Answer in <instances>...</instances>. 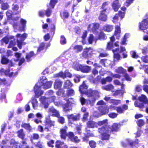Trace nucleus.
I'll list each match as a JSON object with an SVG mask.
<instances>
[{"label":"nucleus","mask_w":148,"mask_h":148,"mask_svg":"<svg viewBox=\"0 0 148 148\" xmlns=\"http://www.w3.org/2000/svg\"><path fill=\"white\" fill-rule=\"evenodd\" d=\"M87 86L84 83L79 88V91L81 93L84 94L88 97L90 98L91 101L90 99L86 100L83 97H81L80 101L82 105L84 104L88 105L91 102L95 101L96 99L99 97V93L97 91H93L91 90H87V91H85V89H87Z\"/></svg>","instance_id":"nucleus-1"},{"label":"nucleus","mask_w":148,"mask_h":148,"mask_svg":"<svg viewBox=\"0 0 148 148\" xmlns=\"http://www.w3.org/2000/svg\"><path fill=\"white\" fill-rule=\"evenodd\" d=\"M126 51L125 47H121L120 48H117L115 49H113L112 50L114 53V61L115 62L117 61L120 60L121 57L119 54L120 53H123V58H125L127 56L126 53H124Z\"/></svg>","instance_id":"nucleus-2"},{"label":"nucleus","mask_w":148,"mask_h":148,"mask_svg":"<svg viewBox=\"0 0 148 148\" xmlns=\"http://www.w3.org/2000/svg\"><path fill=\"white\" fill-rule=\"evenodd\" d=\"M111 129L108 126H103L101 128L99 129V132L102 135L103 140H108L109 138V133L110 132Z\"/></svg>","instance_id":"nucleus-3"},{"label":"nucleus","mask_w":148,"mask_h":148,"mask_svg":"<svg viewBox=\"0 0 148 148\" xmlns=\"http://www.w3.org/2000/svg\"><path fill=\"white\" fill-rule=\"evenodd\" d=\"M27 37V34L25 33L22 35L20 34H17L16 35L18 46L20 49L21 48L22 46L25 45V43L23 42V41L25 40Z\"/></svg>","instance_id":"nucleus-4"},{"label":"nucleus","mask_w":148,"mask_h":148,"mask_svg":"<svg viewBox=\"0 0 148 148\" xmlns=\"http://www.w3.org/2000/svg\"><path fill=\"white\" fill-rule=\"evenodd\" d=\"M100 26V25L98 23H93L89 24L87 27L88 31L92 32L95 34H98V32L97 30L98 29Z\"/></svg>","instance_id":"nucleus-5"},{"label":"nucleus","mask_w":148,"mask_h":148,"mask_svg":"<svg viewBox=\"0 0 148 148\" xmlns=\"http://www.w3.org/2000/svg\"><path fill=\"white\" fill-rule=\"evenodd\" d=\"M41 103L44 106L45 108L48 107L49 103L51 102V97L49 98H47L45 97H42L40 99Z\"/></svg>","instance_id":"nucleus-6"},{"label":"nucleus","mask_w":148,"mask_h":148,"mask_svg":"<svg viewBox=\"0 0 148 148\" xmlns=\"http://www.w3.org/2000/svg\"><path fill=\"white\" fill-rule=\"evenodd\" d=\"M100 63L104 66H110L112 67L114 65V63L111 61L105 59H102L101 60Z\"/></svg>","instance_id":"nucleus-7"},{"label":"nucleus","mask_w":148,"mask_h":148,"mask_svg":"<svg viewBox=\"0 0 148 148\" xmlns=\"http://www.w3.org/2000/svg\"><path fill=\"white\" fill-rule=\"evenodd\" d=\"M139 29L142 30H144L148 28V19H144L140 23Z\"/></svg>","instance_id":"nucleus-8"},{"label":"nucleus","mask_w":148,"mask_h":148,"mask_svg":"<svg viewBox=\"0 0 148 148\" xmlns=\"http://www.w3.org/2000/svg\"><path fill=\"white\" fill-rule=\"evenodd\" d=\"M48 112L50 115L53 116H55L58 117L60 116L58 111L53 107H51L49 108Z\"/></svg>","instance_id":"nucleus-9"},{"label":"nucleus","mask_w":148,"mask_h":148,"mask_svg":"<svg viewBox=\"0 0 148 148\" xmlns=\"http://www.w3.org/2000/svg\"><path fill=\"white\" fill-rule=\"evenodd\" d=\"M125 14L124 12H119L118 14H116L113 17L112 20L113 22L116 23L117 22L119 19V16L121 19L123 18Z\"/></svg>","instance_id":"nucleus-10"},{"label":"nucleus","mask_w":148,"mask_h":148,"mask_svg":"<svg viewBox=\"0 0 148 148\" xmlns=\"http://www.w3.org/2000/svg\"><path fill=\"white\" fill-rule=\"evenodd\" d=\"M67 127L64 126V127L60 129V136L62 139L65 140L66 139L67 135L66 132V130Z\"/></svg>","instance_id":"nucleus-11"},{"label":"nucleus","mask_w":148,"mask_h":148,"mask_svg":"<svg viewBox=\"0 0 148 148\" xmlns=\"http://www.w3.org/2000/svg\"><path fill=\"white\" fill-rule=\"evenodd\" d=\"M56 148H68L67 146L64 142L58 140L56 142Z\"/></svg>","instance_id":"nucleus-12"},{"label":"nucleus","mask_w":148,"mask_h":148,"mask_svg":"<svg viewBox=\"0 0 148 148\" xmlns=\"http://www.w3.org/2000/svg\"><path fill=\"white\" fill-rule=\"evenodd\" d=\"M105 10H102L101 12L100 15L99 17V20L103 21H106L107 19V16Z\"/></svg>","instance_id":"nucleus-13"},{"label":"nucleus","mask_w":148,"mask_h":148,"mask_svg":"<svg viewBox=\"0 0 148 148\" xmlns=\"http://www.w3.org/2000/svg\"><path fill=\"white\" fill-rule=\"evenodd\" d=\"M40 87L41 86H35L34 87V92L37 97L42 95L43 93V92L40 90Z\"/></svg>","instance_id":"nucleus-14"},{"label":"nucleus","mask_w":148,"mask_h":148,"mask_svg":"<svg viewBox=\"0 0 148 148\" xmlns=\"http://www.w3.org/2000/svg\"><path fill=\"white\" fill-rule=\"evenodd\" d=\"M121 5V4L119 3V0H115L112 5V8L115 11H117L118 10Z\"/></svg>","instance_id":"nucleus-15"},{"label":"nucleus","mask_w":148,"mask_h":148,"mask_svg":"<svg viewBox=\"0 0 148 148\" xmlns=\"http://www.w3.org/2000/svg\"><path fill=\"white\" fill-rule=\"evenodd\" d=\"M113 29L112 25H110L106 24L104 25L103 28V30L105 32H111Z\"/></svg>","instance_id":"nucleus-16"},{"label":"nucleus","mask_w":148,"mask_h":148,"mask_svg":"<svg viewBox=\"0 0 148 148\" xmlns=\"http://www.w3.org/2000/svg\"><path fill=\"white\" fill-rule=\"evenodd\" d=\"M47 80L46 77H42V78H40V80L38 81V82L35 86H43V85L47 82Z\"/></svg>","instance_id":"nucleus-17"},{"label":"nucleus","mask_w":148,"mask_h":148,"mask_svg":"<svg viewBox=\"0 0 148 148\" xmlns=\"http://www.w3.org/2000/svg\"><path fill=\"white\" fill-rule=\"evenodd\" d=\"M87 127L89 128H94L97 127V123L93 121H89L87 123Z\"/></svg>","instance_id":"nucleus-18"},{"label":"nucleus","mask_w":148,"mask_h":148,"mask_svg":"<svg viewBox=\"0 0 148 148\" xmlns=\"http://www.w3.org/2000/svg\"><path fill=\"white\" fill-rule=\"evenodd\" d=\"M99 111L102 114H105L108 113V109L107 106H105L103 108V106H101L99 107Z\"/></svg>","instance_id":"nucleus-19"},{"label":"nucleus","mask_w":148,"mask_h":148,"mask_svg":"<svg viewBox=\"0 0 148 148\" xmlns=\"http://www.w3.org/2000/svg\"><path fill=\"white\" fill-rule=\"evenodd\" d=\"M10 145L13 148H20V144L16 143L14 140L12 139L10 141Z\"/></svg>","instance_id":"nucleus-20"},{"label":"nucleus","mask_w":148,"mask_h":148,"mask_svg":"<svg viewBox=\"0 0 148 148\" xmlns=\"http://www.w3.org/2000/svg\"><path fill=\"white\" fill-rule=\"evenodd\" d=\"M68 119L69 120H72L73 121L77 120L79 119L80 115L78 114L77 115H74L73 114L69 115L67 116Z\"/></svg>","instance_id":"nucleus-21"},{"label":"nucleus","mask_w":148,"mask_h":148,"mask_svg":"<svg viewBox=\"0 0 148 148\" xmlns=\"http://www.w3.org/2000/svg\"><path fill=\"white\" fill-rule=\"evenodd\" d=\"M22 25V27H20V30L21 31H24L26 27V21L23 19H21L20 21Z\"/></svg>","instance_id":"nucleus-22"},{"label":"nucleus","mask_w":148,"mask_h":148,"mask_svg":"<svg viewBox=\"0 0 148 148\" xmlns=\"http://www.w3.org/2000/svg\"><path fill=\"white\" fill-rule=\"evenodd\" d=\"M98 36H97V39L105 40L106 39L107 36L103 32H101L98 34Z\"/></svg>","instance_id":"nucleus-23"},{"label":"nucleus","mask_w":148,"mask_h":148,"mask_svg":"<svg viewBox=\"0 0 148 148\" xmlns=\"http://www.w3.org/2000/svg\"><path fill=\"white\" fill-rule=\"evenodd\" d=\"M62 83L59 80H56L54 84V88L56 89H59L60 88L62 85Z\"/></svg>","instance_id":"nucleus-24"},{"label":"nucleus","mask_w":148,"mask_h":148,"mask_svg":"<svg viewBox=\"0 0 148 148\" xmlns=\"http://www.w3.org/2000/svg\"><path fill=\"white\" fill-rule=\"evenodd\" d=\"M102 89L107 91H109L111 90L112 91L114 87L113 85L110 84L105 86H102Z\"/></svg>","instance_id":"nucleus-25"},{"label":"nucleus","mask_w":148,"mask_h":148,"mask_svg":"<svg viewBox=\"0 0 148 148\" xmlns=\"http://www.w3.org/2000/svg\"><path fill=\"white\" fill-rule=\"evenodd\" d=\"M14 36H7L3 38L1 41V42H4L6 44L8 43L10 40L13 39Z\"/></svg>","instance_id":"nucleus-26"},{"label":"nucleus","mask_w":148,"mask_h":148,"mask_svg":"<svg viewBox=\"0 0 148 148\" xmlns=\"http://www.w3.org/2000/svg\"><path fill=\"white\" fill-rule=\"evenodd\" d=\"M91 70L90 66H83L81 71L84 73H88Z\"/></svg>","instance_id":"nucleus-27"},{"label":"nucleus","mask_w":148,"mask_h":148,"mask_svg":"<svg viewBox=\"0 0 148 148\" xmlns=\"http://www.w3.org/2000/svg\"><path fill=\"white\" fill-rule=\"evenodd\" d=\"M141 101H136L134 103V105L135 107L139 108H144L143 103H141Z\"/></svg>","instance_id":"nucleus-28"},{"label":"nucleus","mask_w":148,"mask_h":148,"mask_svg":"<svg viewBox=\"0 0 148 148\" xmlns=\"http://www.w3.org/2000/svg\"><path fill=\"white\" fill-rule=\"evenodd\" d=\"M115 71L116 72L120 73H124L126 72V70L124 69L121 67H119L116 69Z\"/></svg>","instance_id":"nucleus-29"},{"label":"nucleus","mask_w":148,"mask_h":148,"mask_svg":"<svg viewBox=\"0 0 148 148\" xmlns=\"http://www.w3.org/2000/svg\"><path fill=\"white\" fill-rule=\"evenodd\" d=\"M52 84V83L51 82L49 81L46 82L43 85V88L45 89H46L51 87Z\"/></svg>","instance_id":"nucleus-30"},{"label":"nucleus","mask_w":148,"mask_h":148,"mask_svg":"<svg viewBox=\"0 0 148 148\" xmlns=\"http://www.w3.org/2000/svg\"><path fill=\"white\" fill-rule=\"evenodd\" d=\"M83 47L81 45H77L74 47L75 51L76 53H78L81 51Z\"/></svg>","instance_id":"nucleus-31"},{"label":"nucleus","mask_w":148,"mask_h":148,"mask_svg":"<svg viewBox=\"0 0 148 148\" xmlns=\"http://www.w3.org/2000/svg\"><path fill=\"white\" fill-rule=\"evenodd\" d=\"M97 40V38H94L92 34H90L88 40L89 43L90 44H92L93 42H95V43Z\"/></svg>","instance_id":"nucleus-32"},{"label":"nucleus","mask_w":148,"mask_h":148,"mask_svg":"<svg viewBox=\"0 0 148 148\" xmlns=\"http://www.w3.org/2000/svg\"><path fill=\"white\" fill-rule=\"evenodd\" d=\"M120 125L117 123H114L112 126L111 130L112 131H117L120 127Z\"/></svg>","instance_id":"nucleus-33"},{"label":"nucleus","mask_w":148,"mask_h":148,"mask_svg":"<svg viewBox=\"0 0 148 148\" xmlns=\"http://www.w3.org/2000/svg\"><path fill=\"white\" fill-rule=\"evenodd\" d=\"M57 1V0H51L48 7L50 8H53Z\"/></svg>","instance_id":"nucleus-34"},{"label":"nucleus","mask_w":148,"mask_h":148,"mask_svg":"<svg viewBox=\"0 0 148 148\" xmlns=\"http://www.w3.org/2000/svg\"><path fill=\"white\" fill-rule=\"evenodd\" d=\"M32 103L33 108L35 109L38 106V101L36 99L33 98L32 99Z\"/></svg>","instance_id":"nucleus-35"},{"label":"nucleus","mask_w":148,"mask_h":148,"mask_svg":"<svg viewBox=\"0 0 148 148\" xmlns=\"http://www.w3.org/2000/svg\"><path fill=\"white\" fill-rule=\"evenodd\" d=\"M139 100L143 103H146L147 101L146 97L144 95H142L141 96L138 98Z\"/></svg>","instance_id":"nucleus-36"},{"label":"nucleus","mask_w":148,"mask_h":148,"mask_svg":"<svg viewBox=\"0 0 148 148\" xmlns=\"http://www.w3.org/2000/svg\"><path fill=\"white\" fill-rule=\"evenodd\" d=\"M56 97L55 96H51V102L54 101L55 105L57 106H59L60 105V102H58L56 101Z\"/></svg>","instance_id":"nucleus-37"},{"label":"nucleus","mask_w":148,"mask_h":148,"mask_svg":"<svg viewBox=\"0 0 148 148\" xmlns=\"http://www.w3.org/2000/svg\"><path fill=\"white\" fill-rule=\"evenodd\" d=\"M72 86V84L69 80L66 81L64 84V87L66 88H70Z\"/></svg>","instance_id":"nucleus-38"},{"label":"nucleus","mask_w":148,"mask_h":148,"mask_svg":"<svg viewBox=\"0 0 148 148\" xmlns=\"http://www.w3.org/2000/svg\"><path fill=\"white\" fill-rule=\"evenodd\" d=\"M18 9V6L17 5H14L12 8V10L13 11V13L15 14H18L20 13V12L17 11Z\"/></svg>","instance_id":"nucleus-39"},{"label":"nucleus","mask_w":148,"mask_h":148,"mask_svg":"<svg viewBox=\"0 0 148 148\" xmlns=\"http://www.w3.org/2000/svg\"><path fill=\"white\" fill-rule=\"evenodd\" d=\"M114 48L113 44L112 42H109L107 45L106 49L108 50H110Z\"/></svg>","instance_id":"nucleus-40"},{"label":"nucleus","mask_w":148,"mask_h":148,"mask_svg":"<svg viewBox=\"0 0 148 148\" xmlns=\"http://www.w3.org/2000/svg\"><path fill=\"white\" fill-rule=\"evenodd\" d=\"M9 62L11 63V61H9L8 60L5 56H3L2 57L1 60V63L2 64H5Z\"/></svg>","instance_id":"nucleus-41"},{"label":"nucleus","mask_w":148,"mask_h":148,"mask_svg":"<svg viewBox=\"0 0 148 148\" xmlns=\"http://www.w3.org/2000/svg\"><path fill=\"white\" fill-rule=\"evenodd\" d=\"M85 135L86 138L85 137H84L83 138V140L84 141H88V140L87 138L90 136H93V134L90 133V132H88L87 133H85Z\"/></svg>","instance_id":"nucleus-42"},{"label":"nucleus","mask_w":148,"mask_h":148,"mask_svg":"<svg viewBox=\"0 0 148 148\" xmlns=\"http://www.w3.org/2000/svg\"><path fill=\"white\" fill-rule=\"evenodd\" d=\"M110 103H113L114 105H117L121 103V100H116L114 99H111L110 100Z\"/></svg>","instance_id":"nucleus-43"},{"label":"nucleus","mask_w":148,"mask_h":148,"mask_svg":"<svg viewBox=\"0 0 148 148\" xmlns=\"http://www.w3.org/2000/svg\"><path fill=\"white\" fill-rule=\"evenodd\" d=\"M22 127L30 131L32 130V127L29 124L24 123L22 125Z\"/></svg>","instance_id":"nucleus-44"},{"label":"nucleus","mask_w":148,"mask_h":148,"mask_svg":"<svg viewBox=\"0 0 148 148\" xmlns=\"http://www.w3.org/2000/svg\"><path fill=\"white\" fill-rule=\"evenodd\" d=\"M18 136L21 138H23L25 136V135L23 133V130L22 129L20 130L19 131H18L17 132Z\"/></svg>","instance_id":"nucleus-45"},{"label":"nucleus","mask_w":148,"mask_h":148,"mask_svg":"<svg viewBox=\"0 0 148 148\" xmlns=\"http://www.w3.org/2000/svg\"><path fill=\"white\" fill-rule=\"evenodd\" d=\"M39 138V136L38 134H33L31 136L30 140L32 143H33V139H37Z\"/></svg>","instance_id":"nucleus-46"},{"label":"nucleus","mask_w":148,"mask_h":148,"mask_svg":"<svg viewBox=\"0 0 148 148\" xmlns=\"http://www.w3.org/2000/svg\"><path fill=\"white\" fill-rule=\"evenodd\" d=\"M34 55V53L32 51H31L29 54H27L26 56V59L28 61L31 60L30 58Z\"/></svg>","instance_id":"nucleus-47"},{"label":"nucleus","mask_w":148,"mask_h":148,"mask_svg":"<svg viewBox=\"0 0 148 148\" xmlns=\"http://www.w3.org/2000/svg\"><path fill=\"white\" fill-rule=\"evenodd\" d=\"M82 76H80L79 75H76L74 78V80L75 82H77L80 81V79L83 78Z\"/></svg>","instance_id":"nucleus-48"},{"label":"nucleus","mask_w":148,"mask_h":148,"mask_svg":"<svg viewBox=\"0 0 148 148\" xmlns=\"http://www.w3.org/2000/svg\"><path fill=\"white\" fill-rule=\"evenodd\" d=\"M97 123V125H106L107 124V120L106 119L102 121H99Z\"/></svg>","instance_id":"nucleus-49"},{"label":"nucleus","mask_w":148,"mask_h":148,"mask_svg":"<svg viewBox=\"0 0 148 148\" xmlns=\"http://www.w3.org/2000/svg\"><path fill=\"white\" fill-rule=\"evenodd\" d=\"M82 67L83 66L79 64H77L74 66V68L76 70L81 71Z\"/></svg>","instance_id":"nucleus-50"},{"label":"nucleus","mask_w":148,"mask_h":148,"mask_svg":"<svg viewBox=\"0 0 148 148\" xmlns=\"http://www.w3.org/2000/svg\"><path fill=\"white\" fill-rule=\"evenodd\" d=\"M85 49L89 56H90L92 55L93 53V50L92 49L90 48H87Z\"/></svg>","instance_id":"nucleus-51"},{"label":"nucleus","mask_w":148,"mask_h":148,"mask_svg":"<svg viewBox=\"0 0 148 148\" xmlns=\"http://www.w3.org/2000/svg\"><path fill=\"white\" fill-rule=\"evenodd\" d=\"M9 5L7 3H5L2 4L1 8L2 10H5L9 8Z\"/></svg>","instance_id":"nucleus-52"},{"label":"nucleus","mask_w":148,"mask_h":148,"mask_svg":"<svg viewBox=\"0 0 148 148\" xmlns=\"http://www.w3.org/2000/svg\"><path fill=\"white\" fill-rule=\"evenodd\" d=\"M108 7V3L107 2H105L103 3L102 6V10H105L106 12V10Z\"/></svg>","instance_id":"nucleus-53"},{"label":"nucleus","mask_w":148,"mask_h":148,"mask_svg":"<svg viewBox=\"0 0 148 148\" xmlns=\"http://www.w3.org/2000/svg\"><path fill=\"white\" fill-rule=\"evenodd\" d=\"M60 42L61 44H64L66 42V38L63 36H61L60 38Z\"/></svg>","instance_id":"nucleus-54"},{"label":"nucleus","mask_w":148,"mask_h":148,"mask_svg":"<svg viewBox=\"0 0 148 148\" xmlns=\"http://www.w3.org/2000/svg\"><path fill=\"white\" fill-rule=\"evenodd\" d=\"M96 143L93 141H90L89 142V145L92 148H94L96 147Z\"/></svg>","instance_id":"nucleus-55"},{"label":"nucleus","mask_w":148,"mask_h":148,"mask_svg":"<svg viewBox=\"0 0 148 148\" xmlns=\"http://www.w3.org/2000/svg\"><path fill=\"white\" fill-rule=\"evenodd\" d=\"M47 124L49 125L50 126H53L54 125V121H52L49 120H47L46 121Z\"/></svg>","instance_id":"nucleus-56"},{"label":"nucleus","mask_w":148,"mask_h":148,"mask_svg":"<svg viewBox=\"0 0 148 148\" xmlns=\"http://www.w3.org/2000/svg\"><path fill=\"white\" fill-rule=\"evenodd\" d=\"M44 46H45L44 43H41L40 44V45L38 47V51H41L44 48Z\"/></svg>","instance_id":"nucleus-57"},{"label":"nucleus","mask_w":148,"mask_h":148,"mask_svg":"<svg viewBox=\"0 0 148 148\" xmlns=\"http://www.w3.org/2000/svg\"><path fill=\"white\" fill-rule=\"evenodd\" d=\"M134 0H127L124 3V5L128 7L133 2Z\"/></svg>","instance_id":"nucleus-58"},{"label":"nucleus","mask_w":148,"mask_h":148,"mask_svg":"<svg viewBox=\"0 0 148 148\" xmlns=\"http://www.w3.org/2000/svg\"><path fill=\"white\" fill-rule=\"evenodd\" d=\"M69 138L71 140L74 137L73 133L72 132H69L67 134V135Z\"/></svg>","instance_id":"nucleus-59"},{"label":"nucleus","mask_w":148,"mask_h":148,"mask_svg":"<svg viewBox=\"0 0 148 148\" xmlns=\"http://www.w3.org/2000/svg\"><path fill=\"white\" fill-rule=\"evenodd\" d=\"M13 14L12 12L10 10L6 12V15L9 18H10L12 17V15Z\"/></svg>","instance_id":"nucleus-60"},{"label":"nucleus","mask_w":148,"mask_h":148,"mask_svg":"<svg viewBox=\"0 0 148 148\" xmlns=\"http://www.w3.org/2000/svg\"><path fill=\"white\" fill-rule=\"evenodd\" d=\"M10 41L9 45L8 47V48H12L15 45V42H13L12 40H10Z\"/></svg>","instance_id":"nucleus-61"},{"label":"nucleus","mask_w":148,"mask_h":148,"mask_svg":"<svg viewBox=\"0 0 148 148\" xmlns=\"http://www.w3.org/2000/svg\"><path fill=\"white\" fill-rule=\"evenodd\" d=\"M116 110L117 112L120 113H122L124 112L123 109L120 107H117Z\"/></svg>","instance_id":"nucleus-62"},{"label":"nucleus","mask_w":148,"mask_h":148,"mask_svg":"<svg viewBox=\"0 0 148 148\" xmlns=\"http://www.w3.org/2000/svg\"><path fill=\"white\" fill-rule=\"evenodd\" d=\"M51 9L48 7V9L45 12L46 15L47 16H50L51 13V11L50 10Z\"/></svg>","instance_id":"nucleus-63"},{"label":"nucleus","mask_w":148,"mask_h":148,"mask_svg":"<svg viewBox=\"0 0 148 148\" xmlns=\"http://www.w3.org/2000/svg\"><path fill=\"white\" fill-rule=\"evenodd\" d=\"M63 109L64 111L67 112L69 111L70 109L69 108V105L68 104H65L63 106Z\"/></svg>","instance_id":"nucleus-64"}]
</instances>
